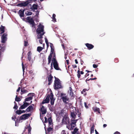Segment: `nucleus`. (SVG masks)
<instances>
[{"label": "nucleus", "instance_id": "obj_1", "mask_svg": "<svg viewBox=\"0 0 134 134\" xmlns=\"http://www.w3.org/2000/svg\"><path fill=\"white\" fill-rule=\"evenodd\" d=\"M44 26L41 23H40L38 26V28L36 30L37 38L39 40V42L41 44H42L43 41L42 38H43V36L45 33L44 31Z\"/></svg>", "mask_w": 134, "mask_h": 134}, {"label": "nucleus", "instance_id": "obj_2", "mask_svg": "<svg viewBox=\"0 0 134 134\" xmlns=\"http://www.w3.org/2000/svg\"><path fill=\"white\" fill-rule=\"evenodd\" d=\"M51 100V104L53 105L54 104V101L55 99L53 98V95L52 92L50 93V95L47 94L45 99H44L42 102V104L46 103H48L49 101V99Z\"/></svg>", "mask_w": 134, "mask_h": 134}, {"label": "nucleus", "instance_id": "obj_3", "mask_svg": "<svg viewBox=\"0 0 134 134\" xmlns=\"http://www.w3.org/2000/svg\"><path fill=\"white\" fill-rule=\"evenodd\" d=\"M77 119L71 120V123L70 124L69 122V124L67 126V128L70 130H72L74 127H75L76 125V124L77 121Z\"/></svg>", "mask_w": 134, "mask_h": 134}, {"label": "nucleus", "instance_id": "obj_4", "mask_svg": "<svg viewBox=\"0 0 134 134\" xmlns=\"http://www.w3.org/2000/svg\"><path fill=\"white\" fill-rule=\"evenodd\" d=\"M69 118L67 115L65 113L64 116L62 119V123L63 124L66 125V127L67 128V125H68L69 124Z\"/></svg>", "mask_w": 134, "mask_h": 134}, {"label": "nucleus", "instance_id": "obj_5", "mask_svg": "<svg viewBox=\"0 0 134 134\" xmlns=\"http://www.w3.org/2000/svg\"><path fill=\"white\" fill-rule=\"evenodd\" d=\"M53 66L54 68L56 70H59L60 68L59 67L58 64L56 59L54 58L52 59V62L51 64V69H53Z\"/></svg>", "mask_w": 134, "mask_h": 134}, {"label": "nucleus", "instance_id": "obj_6", "mask_svg": "<svg viewBox=\"0 0 134 134\" xmlns=\"http://www.w3.org/2000/svg\"><path fill=\"white\" fill-rule=\"evenodd\" d=\"M54 86L55 87V89H58L61 88L62 87V86L60 80L56 78H55Z\"/></svg>", "mask_w": 134, "mask_h": 134}, {"label": "nucleus", "instance_id": "obj_7", "mask_svg": "<svg viewBox=\"0 0 134 134\" xmlns=\"http://www.w3.org/2000/svg\"><path fill=\"white\" fill-rule=\"evenodd\" d=\"M61 99L63 102L66 103H68L69 101V99L66 94L61 93L60 95Z\"/></svg>", "mask_w": 134, "mask_h": 134}, {"label": "nucleus", "instance_id": "obj_8", "mask_svg": "<svg viewBox=\"0 0 134 134\" xmlns=\"http://www.w3.org/2000/svg\"><path fill=\"white\" fill-rule=\"evenodd\" d=\"M31 114H24L21 116L19 118V121L20 122H21L20 121L21 120H25L28 119L31 115Z\"/></svg>", "mask_w": 134, "mask_h": 134}, {"label": "nucleus", "instance_id": "obj_9", "mask_svg": "<svg viewBox=\"0 0 134 134\" xmlns=\"http://www.w3.org/2000/svg\"><path fill=\"white\" fill-rule=\"evenodd\" d=\"M26 19L27 21L31 25L32 27L35 28V23L33 19L31 18V16L27 17Z\"/></svg>", "mask_w": 134, "mask_h": 134}, {"label": "nucleus", "instance_id": "obj_10", "mask_svg": "<svg viewBox=\"0 0 134 134\" xmlns=\"http://www.w3.org/2000/svg\"><path fill=\"white\" fill-rule=\"evenodd\" d=\"M32 53L30 51L27 54V59L30 62V64H32L34 62L33 59L31 58Z\"/></svg>", "mask_w": 134, "mask_h": 134}, {"label": "nucleus", "instance_id": "obj_11", "mask_svg": "<svg viewBox=\"0 0 134 134\" xmlns=\"http://www.w3.org/2000/svg\"><path fill=\"white\" fill-rule=\"evenodd\" d=\"M34 94L33 93H30L28 94L29 97L25 99V101L28 102L32 100L33 98V97L34 96Z\"/></svg>", "mask_w": 134, "mask_h": 134}, {"label": "nucleus", "instance_id": "obj_12", "mask_svg": "<svg viewBox=\"0 0 134 134\" xmlns=\"http://www.w3.org/2000/svg\"><path fill=\"white\" fill-rule=\"evenodd\" d=\"M29 4V3L27 0L26 1L23 2L19 3L18 4V6L21 7H25L26 6Z\"/></svg>", "mask_w": 134, "mask_h": 134}, {"label": "nucleus", "instance_id": "obj_13", "mask_svg": "<svg viewBox=\"0 0 134 134\" xmlns=\"http://www.w3.org/2000/svg\"><path fill=\"white\" fill-rule=\"evenodd\" d=\"M24 10L23 9H21L19 10L18 12V14L20 17L23 19V20H24V19L23 18L24 16Z\"/></svg>", "mask_w": 134, "mask_h": 134}, {"label": "nucleus", "instance_id": "obj_14", "mask_svg": "<svg viewBox=\"0 0 134 134\" xmlns=\"http://www.w3.org/2000/svg\"><path fill=\"white\" fill-rule=\"evenodd\" d=\"M40 110L42 114H46L47 112L46 108L43 105L41 106Z\"/></svg>", "mask_w": 134, "mask_h": 134}, {"label": "nucleus", "instance_id": "obj_15", "mask_svg": "<svg viewBox=\"0 0 134 134\" xmlns=\"http://www.w3.org/2000/svg\"><path fill=\"white\" fill-rule=\"evenodd\" d=\"M7 34H4L2 36V42L3 43H4L7 40Z\"/></svg>", "mask_w": 134, "mask_h": 134}, {"label": "nucleus", "instance_id": "obj_16", "mask_svg": "<svg viewBox=\"0 0 134 134\" xmlns=\"http://www.w3.org/2000/svg\"><path fill=\"white\" fill-rule=\"evenodd\" d=\"M34 105L32 104V105L30 106L26 109V111L27 112L31 111H32L33 110L34 106Z\"/></svg>", "mask_w": 134, "mask_h": 134}, {"label": "nucleus", "instance_id": "obj_17", "mask_svg": "<svg viewBox=\"0 0 134 134\" xmlns=\"http://www.w3.org/2000/svg\"><path fill=\"white\" fill-rule=\"evenodd\" d=\"M69 95L71 97L72 99L74 98V94L72 90V88L71 87H69Z\"/></svg>", "mask_w": 134, "mask_h": 134}, {"label": "nucleus", "instance_id": "obj_18", "mask_svg": "<svg viewBox=\"0 0 134 134\" xmlns=\"http://www.w3.org/2000/svg\"><path fill=\"white\" fill-rule=\"evenodd\" d=\"M29 105V104L28 103L25 102L24 103L23 105H22L19 108V109H24L28 105Z\"/></svg>", "mask_w": 134, "mask_h": 134}, {"label": "nucleus", "instance_id": "obj_19", "mask_svg": "<svg viewBox=\"0 0 134 134\" xmlns=\"http://www.w3.org/2000/svg\"><path fill=\"white\" fill-rule=\"evenodd\" d=\"M85 45L89 50L92 49L94 47V46L91 44L87 43L85 44Z\"/></svg>", "mask_w": 134, "mask_h": 134}, {"label": "nucleus", "instance_id": "obj_20", "mask_svg": "<svg viewBox=\"0 0 134 134\" xmlns=\"http://www.w3.org/2000/svg\"><path fill=\"white\" fill-rule=\"evenodd\" d=\"M53 77L51 75H49L48 77V80L49 82L48 85H49L51 84L52 82V79Z\"/></svg>", "mask_w": 134, "mask_h": 134}, {"label": "nucleus", "instance_id": "obj_21", "mask_svg": "<svg viewBox=\"0 0 134 134\" xmlns=\"http://www.w3.org/2000/svg\"><path fill=\"white\" fill-rule=\"evenodd\" d=\"M52 128L50 127H49L47 129V130L46 131V134H49L51 133V131L52 130Z\"/></svg>", "mask_w": 134, "mask_h": 134}, {"label": "nucleus", "instance_id": "obj_22", "mask_svg": "<svg viewBox=\"0 0 134 134\" xmlns=\"http://www.w3.org/2000/svg\"><path fill=\"white\" fill-rule=\"evenodd\" d=\"M21 95L23 94L26 93L28 92V91L27 90H25L24 88H22L21 90Z\"/></svg>", "mask_w": 134, "mask_h": 134}, {"label": "nucleus", "instance_id": "obj_23", "mask_svg": "<svg viewBox=\"0 0 134 134\" xmlns=\"http://www.w3.org/2000/svg\"><path fill=\"white\" fill-rule=\"evenodd\" d=\"M4 27L2 26L0 27V34H1L4 32Z\"/></svg>", "mask_w": 134, "mask_h": 134}, {"label": "nucleus", "instance_id": "obj_24", "mask_svg": "<svg viewBox=\"0 0 134 134\" xmlns=\"http://www.w3.org/2000/svg\"><path fill=\"white\" fill-rule=\"evenodd\" d=\"M48 124L49 126L52 125V119L51 117H49L48 119Z\"/></svg>", "mask_w": 134, "mask_h": 134}, {"label": "nucleus", "instance_id": "obj_25", "mask_svg": "<svg viewBox=\"0 0 134 134\" xmlns=\"http://www.w3.org/2000/svg\"><path fill=\"white\" fill-rule=\"evenodd\" d=\"M71 117L72 119H75L76 118V116L75 113L74 112H71Z\"/></svg>", "mask_w": 134, "mask_h": 134}, {"label": "nucleus", "instance_id": "obj_26", "mask_svg": "<svg viewBox=\"0 0 134 134\" xmlns=\"http://www.w3.org/2000/svg\"><path fill=\"white\" fill-rule=\"evenodd\" d=\"M38 7V5L37 4H34L32 6V9L34 10H36L37 9Z\"/></svg>", "mask_w": 134, "mask_h": 134}, {"label": "nucleus", "instance_id": "obj_27", "mask_svg": "<svg viewBox=\"0 0 134 134\" xmlns=\"http://www.w3.org/2000/svg\"><path fill=\"white\" fill-rule=\"evenodd\" d=\"M94 125H93L91 129V133H93L94 131Z\"/></svg>", "mask_w": 134, "mask_h": 134}, {"label": "nucleus", "instance_id": "obj_28", "mask_svg": "<svg viewBox=\"0 0 134 134\" xmlns=\"http://www.w3.org/2000/svg\"><path fill=\"white\" fill-rule=\"evenodd\" d=\"M32 13V12L29 11H27L25 13V14L27 15H31Z\"/></svg>", "mask_w": 134, "mask_h": 134}, {"label": "nucleus", "instance_id": "obj_29", "mask_svg": "<svg viewBox=\"0 0 134 134\" xmlns=\"http://www.w3.org/2000/svg\"><path fill=\"white\" fill-rule=\"evenodd\" d=\"M44 39L45 42L47 46V48H48L49 46V43H48L47 39L46 37H45Z\"/></svg>", "mask_w": 134, "mask_h": 134}, {"label": "nucleus", "instance_id": "obj_30", "mask_svg": "<svg viewBox=\"0 0 134 134\" xmlns=\"http://www.w3.org/2000/svg\"><path fill=\"white\" fill-rule=\"evenodd\" d=\"M42 49H43L42 47H40V46L38 47L37 48V51H38L40 52V51H42Z\"/></svg>", "mask_w": 134, "mask_h": 134}, {"label": "nucleus", "instance_id": "obj_31", "mask_svg": "<svg viewBox=\"0 0 134 134\" xmlns=\"http://www.w3.org/2000/svg\"><path fill=\"white\" fill-rule=\"evenodd\" d=\"M21 100V98H19L17 97V96L16 95V98H15V101L17 102H19Z\"/></svg>", "mask_w": 134, "mask_h": 134}, {"label": "nucleus", "instance_id": "obj_32", "mask_svg": "<svg viewBox=\"0 0 134 134\" xmlns=\"http://www.w3.org/2000/svg\"><path fill=\"white\" fill-rule=\"evenodd\" d=\"M29 4L33 2H35L37 0H27Z\"/></svg>", "mask_w": 134, "mask_h": 134}, {"label": "nucleus", "instance_id": "obj_33", "mask_svg": "<svg viewBox=\"0 0 134 134\" xmlns=\"http://www.w3.org/2000/svg\"><path fill=\"white\" fill-rule=\"evenodd\" d=\"M93 110L94 112H95L97 111H99V109L97 107H94L93 108Z\"/></svg>", "mask_w": 134, "mask_h": 134}, {"label": "nucleus", "instance_id": "obj_34", "mask_svg": "<svg viewBox=\"0 0 134 134\" xmlns=\"http://www.w3.org/2000/svg\"><path fill=\"white\" fill-rule=\"evenodd\" d=\"M16 113L19 115L20 114H22L21 110H19L17 111L16 112Z\"/></svg>", "mask_w": 134, "mask_h": 134}, {"label": "nucleus", "instance_id": "obj_35", "mask_svg": "<svg viewBox=\"0 0 134 134\" xmlns=\"http://www.w3.org/2000/svg\"><path fill=\"white\" fill-rule=\"evenodd\" d=\"M78 131V129L76 128H75L74 131L72 133L73 134L75 133Z\"/></svg>", "mask_w": 134, "mask_h": 134}, {"label": "nucleus", "instance_id": "obj_36", "mask_svg": "<svg viewBox=\"0 0 134 134\" xmlns=\"http://www.w3.org/2000/svg\"><path fill=\"white\" fill-rule=\"evenodd\" d=\"M77 77L79 78L80 76V71L79 70H78L77 71Z\"/></svg>", "mask_w": 134, "mask_h": 134}, {"label": "nucleus", "instance_id": "obj_37", "mask_svg": "<svg viewBox=\"0 0 134 134\" xmlns=\"http://www.w3.org/2000/svg\"><path fill=\"white\" fill-rule=\"evenodd\" d=\"M14 103H15V105L14 107V109H17L18 108V107L17 106V104L16 103V102H14Z\"/></svg>", "mask_w": 134, "mask_h": 134}, {"label": "nucleus", "instance_id": "obj_38", "mask_svg": "<svg viewBox=\"0 0 134 134\" xmlns=\"http://www.w3.org/2000/svg\"><path fill=\"white\" fill-rule=\"evenodd\" d=\"M54 48H51V54H53L54 53Z\"/></svg>", "mask_w": 134, "mask_h": 134}, {"label": "nucleus", "instance_id": "obj_39", "mask_svg": "<svg viewBox=\"0 0 134 134\" xmlns=\"http://www.w3.org/2000/svg\"><path fill=\"white\" fill-rule=\"evenodd\" d=\"M27 129L29 132L30 133L31 131V127L30 126V125L28 126V127L27 128Z\"/></svg>", "mask_w": 134, "mask_h": 134}, {"label": "nucleus", "instance_id": "obj_40", "mask_svg": "<svg viewBox=\"0 0 134 134\" xmlns=\"http://www.w3.org/2000/svg\"><path fill=\"white\" fill-rule=\"evenodd\" d=\"M96 78H90L89 79H88V80H87V79H86V82H87V81H89L90 80H96Z\"/></svg>", "mask_w": 134, "mask_h": 134}, {"label": "nucleus", "instance_id": "obj_41", "mask_svg": "<svg viewBox=\"0 0 134 134\" xmlns=\"http://www.w3.org/2000/svg\"><path fill=\"white\" fill-rule=\"evenodd\" d=\"M87 90L86 89H84L81 92L82 94H83L84 92H85L86 91H87Z\"/></svg>", "mask_w": 134, "mask_h": 134}, {"label": "nucleus", "instance_id": "obj_42", "mask_svg": "<svg viewBox=\"0 0 134 134\" xmlns=\"http://www.w3.org/2000/svg\"><path fill=\"white\" fill-rule=\"evenodd\" d=\"M22 69H23V74H24V70L25 68L24 67V65H23V62L22 63Z\"/></svg>", "mask_w": 134, "mask_h": 134}, {"label": "nucleus", "instance_id": "obj_43", "mask_svg": "<svg viewBox=\"0 0 134 134\" xmlns=\"http://www.w3.org/2000/svg\"><path fill=\"white\" fill-rule=\"evenodd\" d=\"M84 105L86 109H88V105H87V104L86 102H84Z\"/></svg>", "mask_w": 134, "mask_h": 134}, {"label": "nucleus", "instance_id": "obj_44", "mask_svg": "<svg viewBox=\"0 0 134 134\" xmlns=\"http://www.w3.org/2000/svg\"><path fill=\"white\" fill-rule=\"evenodd\" d=\"M52 58L51 54H50L48 56V60H51Z\"/></svg>", "mask_w": 134, "mask_h": 134}, {"label": "nucleus", "instance_id": "obj_45", "mask_svg": "<svg viewBox=\"0 0 134 134\" xmlns=\"http://www.w3.org/2000/svg\"><path fill=\"white\" fill-rule=\"evenodd\" d=\"M49 44H50V47L51 48H54L53 46V45L52 43H50Z\"/></svg>", "mask_w": 134, "mask_h": 134}, {"label": "nucleus", "instance_id": "obj_46", "mask_svg": "<svg viewBox=\"0 0 134 134\" xmlns=\"http://www.w3.org/2000/svg\"><path fill=\"white\" fill-rule=\"evenodd\" d=\"M52 21H53L56 22V19L55 18V17H52Z\"/></svg>", "mask_w": 134, "mask_h": 134}, {"label": "nucleus", "instance_id": "obj_47", "mask_svg": "<svg viewBox=\"0 0 134 134\" xmlns=\"http://www.w3.org/2000/svg\"><path fill=\"white\" fill-rule=\"evenodd\" d=\"M97 66L98 65L95 64H93V67L94 68H96L97 67Z\"/></svg>", "mask_w": 134, "mask_h": 134}, {"label": "nucleus", "instance_id": "obj_48", "mask_svg": "<svg viewBox=\"0 0 134 134\" xmlns=\"http://www.w3.org/2000/svg\"><path fill=\"white\" fill-rule=\"evenodd\" d=\"M15 126H18V121H15Z\"/></svg>", "mask_w": 134, "mask_h": 134}, {"label": "nucleus", "instance_id": "obj_49", "mask_svg": "<svg viewBox=\"0 0 134 134\" xmlns=\"http://www.w3.org/2000/svg\"><path fill=\"white\" fill-rule=\"evenodd\" d=\"M28 44V43L25 41L24 46H27Z\"/></svg>", "mask_w": 134, "mask_h": 134}, {"label": "nucleus", "instance_id": "obj_50", "mask_svg": "<svg viewBox=\"0 0 134 134\" xmlns=\"http://www.w3.org/2000/svg\"><path fill=\"white\" fill-rule=\"evenodd\" d=\"M45 119V121L44 122L45 123H46L47 122L48 120L47 118H46V117H44Z\"/></svg>", "mask_w": 134, "mask_h": 134}, {"label": "nucleus", "instance_id": "obj_51", "mask_svg": "<svg viewBox=\"0 0 134 134\" xmlns=\"http://www.w3.org/2000/svg\"><path fill=\"white\" fill-rule=\"evenodd\" d=\"M16 117H15V116H13L12 117V119L13 120H15L16 119Z\"/></svg>", "mask_w": 134, "mask_h": 134}, {"label": "nucleus", "instance_id": "obj_52", "mask_svg": "<svg viewBox=\"0 0 134 134\" xmlns=\"http://www.w3.org/2000/svg\"><path fill=\"white\" fill-rule=\"evenodd\" d=\"M20 87H19L18 88V89L16 91L17 92H19L20 90Z\"/></svg>", "mask_w": 134, "mask_h": 134}, {"label": "nucleus", "instance_id": "obj_53", "mask_svg": "<svg viewBox=\"0 0 134 134\" xmlns=\"http://www.w3.org/2000/svg\"><path fill=\"white\" fill-rule=\"evenodd\" d=\"M114 134H120V133L118 131H116L115 132H114Z\"/></svg>", "mask_w": 134, "mask_h": 134}, {"label": "nucleus", "instance_id": "obj_54", "mask_svg": "<svg viewBox=\"0 0 134 134\" xmlns=\"http://www.w3.org/2000/svg\"><path fill=\"white\" fill-rule=\"evenodd\" d=\"M39 13V12L38 11H36V15H38Z\"/></svg>", "mask_w": 134, "mask_h": 134}, {"label": "nucleus", "instance_id": "obj_55", "mask_svg": "<svg viewBox=\"0 0 134 134\" xmlns=\"http://www.w3.org/2000/svg\"><path fill=\"white\" fill-rule=\"evenodd\" d=\"M72 66L74 68H76L77 67V66L75 65H73Z\"/></svg>", "mask_w": 134, "mask_h": 134}, {"label": "nucleus", "instance_id": "obj_56", "mask_svg": "<svg viewBox=\"0 0 134 134\" xmlns=\"http://www.w3.org/2000/svg\"><path fill=\"white\" fill-rule=\"evenodd\" d=\"M51 60H48V64H49L51 62Z\"/></svg>", "mask_w": 134, "mask_h": 134}, {"label": "nucleus", "instance_id": "obj_57", "mask_svg": "<svg viewBox=\"0 0 134 134\" xmlns=\"http://www.w3.org/2000/svg\"><path fill=\"white\" fill-rule=\"evenodd\" d=\"M62 132V134H65V131L64 130Z\"/></svg>", "mask_w": 134, "mask_h": 134}, {"label": "nucleus", "instance_id": "obj_58", "mask_svg": "<svg viewBox=\"0 0 134 134\" xmlns=\"http://www.w3.org/2000/svg\"><path fill=\"white\" fill-rule=\"evenodd\" d=\"M107 125L106 124H104L103 125V127H106Z\"/></svg>", "mask_w": 134, "mask_h": 134}, {"label": "nucleus", "instance_id": "obj_59", "mask_svg": "<svg viewBox=\"0 0 134 134\" xmlns=\"http://www.w3.org/2000/svg\"><path fill=\"white\" fill-rule=\"evenodd\" d=\"M75 63L76 64H77L78 63V62L77 60V59H76L75 60Z\"/></svg>", "mask_w": 134, "mask_h": 134}, {"label": "nucleus", "instance_id": "obj_60", "mask_svg": "<svg viewBox=\"0 0 134 134\" xmlns=\"http://www.w3.org/2000/svg\"><path fill=\"white\" fill-rule=\"evenodd\" d=\"M55 16H56L55 15V14H53L52 15V17H55Z\"/></svg>", "mask_w": 134, "mask_h": 134}, {"label": "nucleus", "instance_id": "obj_61", "mask_svg": "<svg viewBox=\"0 0 134 134\" xmlns=\"http://www.w3.org/2000/svg\"><path fill=\"white\" fill-rule=\"evenodd\" d=\"M25 111H26L25 110H21L22 113H25Z\"/></svg>", "mask_w": 134, "mask_h": 134}, {"label": "nucleus", "instance_id": "obj_62", "mask_svg": "<svg viewBox=\"0 0 134 134\" xmlns=\"http://www.w3.org/2000/svg\"><path fill=\"white\" fill-rule=\"evenodd\" d=\"M95 131L96 134H98V133L97 131L96 130H95Z\"/></svg>", "mask_w": 134, "mask_h": 134}, {"label": "nucleus", "instance_id": "obj_63", "mask_svg": "<svg viewBox=\"0 0 134 134\" xmlns=\"http://www.w3.org/2000/svg\"><path fill=\"white\" fill-rule=\"evenodd\" d=\"M66 63L67 64V65H68L69 64V60H66Z\"/></svg>", "mask_w": 134, "mask_h": 134}, {"label": "nucleus", "instance_id": "obj_64", "mask_svg": "<svg viewBox=\"0 0 134 134\" xmlns=\"http://www.w3.org/2000/svg\"><path fill=\"white\" fill-rule=\"evenodd\" d=\"M84 73L82 71H81L80 74H83Z\"/></svg>", "mask_w": 134, "mask_h": 134}]
</instances>
